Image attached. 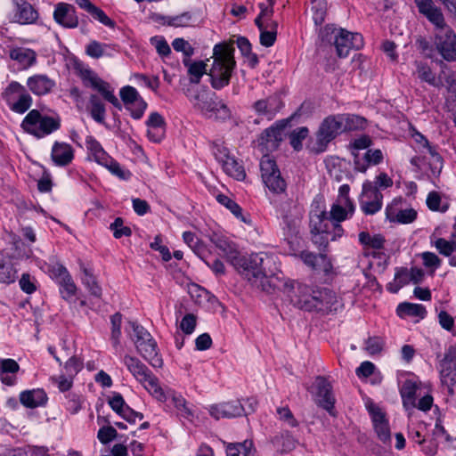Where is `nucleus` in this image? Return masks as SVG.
<instances>
[{
	"mask_svg": "<svg viewBox=\"0 0 456 456\" xmlns=\"http://www.w3.org/2000/svg\"><path fill=\"white\" fill-rule=\"evenodd\" d=\"M234 41L224 42L213 49V64L209 70L213 88L219 90L230 83L232 73L236 66L234 60Z\"/></svg>",
	"mask_w": 456,
	"mask_h": 456,
	"instance_id": "obj_1",
	"label": "nucleus"
},
{
	"mask_svg": "<svg viewBox=\"0 0 456 456\" xmlns=\"http://www.w3.org/2000/svg\"><path fill=\"white\" fill-rule=\"evenodd\" d=\"M321 45L334 46L339 58H346L352 49H359L363 45L361 34L352 33L344 28H337L327 25L320 30Z\"/></svg>",
	"mask_w": 456,
	"mask_h": 456,
	"instance_id": "obj_2",
	"label": "nucleus"
},
{
	"mask_svg": "<svg viewBox=\"0 0 456 456\" xmlns=\"http://www.w3.org/2000/svg\"><path fill=\"white\" fill-rule=\"evenodd\" d=\"M123 362L133 377L158 401L165 402L168 395L163 391L159 379L138 358L126 354Z\"/></svg>",
	"mask_w": 456,
	"mask_h": 456,
	"instance_id": "obj_3",
	"label": "nucleus"
},
{
	"mask_svg": "<svg viewBox=\"0 0 456 456\" xmlns=\"http://www.w3.org/2000/svg\"><path fill=\"white\" fill-rule=\"evenodd\" d=\"M128 324L134 332L130 334V338L134 343L137 353L153 368H161L163 360L159 354L157 342L151 333L135 322H129Z\"/></svg>",
	"mask_w": 456,
	"mask_h": 456,
	"instance_id": "obj_4",
	"label": "nucleus"
},
{
	"mask_svg": "<svg viewBox=\"0 0 456 456\" xmlns=\"http://www.w3.org/2000/svg\"><path fill=\"white\" fill-rule=\"evenodd\" d=\"M20 127L24 132L41 139L61 127V119L58 117L43 115L38 110H31L23 118Z\"/></svg>",
	"mask_w": 456,
	"mask_h": 456,
	"instance_id": "obj_5",
	"label": "nucleus"
},
{
	"mask_svg": "<svg viewBox=\"0 0 456 456\" xmlns=\"http://www.w3.org/2000/svg\"><path fill=\"white\" fill-rule=\"evenodd\" d=\"M190 100L193 107L208 118L226 120L231 117V110L226 104L214 100L205 90L197 92Z\"/></svg>",
	"mask_w": 456,
	"mask_h": 456,
	"instance_id": "obj_6",
	"label": "nucleus"
},
{
	"mask_svg": "<svg viewBox=\"0 0 456 456\" xmlns=\"http://www.w3.org/2000/svg\"><path fill=\"white\" fill-rule=\"evenodd\" d=\"M342 118L338 115H331L324 118L316 134V141L310 146L314 153L323 152L328 144L343 131Z\"/></svg>",
	"mask_w": 456,
	"mask_h": 456,
	"instance_id": "obj_7",
	"label": "nucleus"
},
{
	"mask_svg": "<svg viewBox=\"0 0 456 456\" xmlns=\"http://www.w3.org/2000/svg\"><path fill=\"white\" fill-rule=\"evenodd\" d=\"M75 69L86 86L97 90L102 97L118 109H121L118 99L109 90V84L101 79L96 73L84 66L81 62L75 63Z\"/></svg>",
	"mask_w": 456,
	"mask_h": 456,
	"instance_id": "obj_8",
	"label": "nucleus"
},
{
	"mask_svg": "<svg viewBox=\"0 0 456 456\" xmlns=\"http://www.w3.org/2000/svg\"><path fill=\"white\" fill-rule=\"evenodd\" d=\"M316 288L299 282L286 284L285 292L291 304L305 311H313V301L315 297Z\"/></svg>",
	"mask_w": 456,
	"mask_h": 456,
	"instance_id": "obj_9",
	"label": "nucleus"
},
{
	"mask_svg": "<svg viewBox=\"0 0 456 456\" xmlns=\"http://www.w3.org/2000/svg\"><path fill=\"white\" fill-rule=\"evenodd\" d=\"M4 95L10 109L16 113H25L32 105V97L18 82H12Z\"/></svg>",
	"mask_w": 456,
	"mask_h": 456,
	"instance_id": "obj_10",
	"label": "nucleus"
},
{
	"mask_svg": "<svg viewBox=\"0 0 456 456\" xmlns=\"http://www.w3.org/2000/svg\"><path fill=\"white\" fill-rule=\"evenodd\" d=\"M383 195L373 185L370 181H365L362 184V193L360 195V208L365 215H374L382 208Z\"/></svg>",
	"mask_w": 456,
	"mask_h": 456,
	"instance_id": "obj_11",
	"label": "nucleus"
},
{
	"mask_svg": "<svg viewBox=\"0 0 456 456\" xmlns=\"http://www.w3.org/2000/svg\"><path fill=\"white\" fill-rule=\"evenodd\" d=\"M263 264L264 258L261 254H252L248 256L240 255L232 265L250 280L251 278L259 279L265 276Z\"/></svg>",
	"mask_w": 456,
	"mask_h": 456,
	"instance_id": "obj_12",
	"label": "nucleus"
},
{
	"mask_svg": "<svg viewBox=\"0 0 456 456\" xmlns=\"http://www.w3.org/2000/svg\"><path fill=\"white\" fill-rule=\"evenodd\" d=\"M435 46L444 61H456V34L450 27L436 32Z\"/></svg>",
	"mask_w": 456,
	"mask_h": 456,
	"instance_id": "obj_13",
	"label": "nucleus"
},
{
	"mask_svg": "<svg viewBox=\"0 0 456 456\" xmlns=\"http://www.w3.org/2000/svg\"><path fill=\"white\" fill-rule=\"evenodd\" d=\"M214 155L217 161L222 164L224 171L231 177L238 181H243L246 177L244 167L237 159L231 157L228 150L220 145H215Z\"/></svg>",
	"mask_w": 456,
	"mask_h": 456,
	"instance_id": "obj_14",
	"label": "nucleus"
},
{
	"mask_svg": "<svg viewBox=\"0 0 456 456\" xmlns=\"http://www.w3.org/2000/svg\"><path fill=\"white\" fill-rule=\"evenodd\" d=\"M313 311L329 314L342 306L336 293L327 288H317L313 301Z\"/></svg>",
	"mask_w": 456,
	"mask_h": 456,
	"instance_id": "obj_15",
	"label": "nucleus"
},
{
	"mask_svg": "<svg viewBox=\"0 0 456 456\" xmlns=\"http://www.w3.org/2000/svg\"><path fill=\"white\" fill-rule=\"evenodd\" d=\"M315 386L317 388L316 403L326 410L330 415L335 416L334 404L336 400L332 394L330 383L325 378L319 376L316 378Z\"/></svg>",
	"mask_w": 456,
	"mask_h": 456,
	"instance_id": "obj_16",
	"label": "nucleus"
},
{
	"mask_svg": "<svg viewBox=\"0 0 456 456\" xmlns=\"http://www.w3.org/2000/svg\"><path fill=\"white\" fill-rule=\"evenodd\" d=\"M208 412L216 419H220L222 418L231 419L242 416L244 407L240 401L232 400L210 405Z\"/></svg>",
	"mask_w": 456,
	"mask_h": 456,
	"instance_id": "obj_17",
	"label": "nucleus"
},
{
	"mask_svg": "<svg viewBox=\"0 0 456 456\" xmlns=\"http://www.w3.org/2000/svg\"><path fill=\"white\" fill-rule=\"evenodd\" d=\"M282 107L283 102L281 97L277 94H273L265 99L258 100L253 104V109L256 114L265 118L267 120L273 119Z\"/></svg>",
	"mask_w": 456,
	"mask_h": 456,
	"instance_id": "obj_18",
	"label": "nucleus"
},
{
	"mask_svg": "<svg viewBox=\"0 0 456 456\" xmlns=\"http://www.w3.org/2000/svg\"><path fill=\"white\" fill-rule=\"evenodd\" d=\"M54 20L67 28H74L78 26V18L76 9L72 4L66 3H58L53 12Z\"/></svg>",
	"mask_w": 456,
	"mask_h": 456,
	"instance_id": "obj_19",
	"label": "nucleus"
},
{
	"mask_svg": "<svg viewBox=\"0 0 456 456\" xmlns=\"http://www.w3.org/2000/svg\"><path fill=\"white\" fill-rule=\"evenodd\" d=\"M368 410L371 416L374 429L379 438L384 443L389 442L391 438V433L384 413L379 407L374 404L369 405Z\"/></svg>",
	"mask_w": 456,
	"mask_h": 456,
	"instance_id": "obj_20",
	"label": "nucleus"
},
{
	"mask_svg": "<svg viewBox=\"0 0 456 456\" xmlns=\"http://www.w3.org/2000/svg\"><path fill=\"white\" fill-rule=\"evenodd\" d=\"M120 98L126 108L131 104H137L138 109L134 111V119H140L147 108V102L140 96L137 90L130 86H126L120 89Z\"/></svg>",
	"mask_w": 456,
	"mask_h": 456,
	"instance_id": "obj_21",
	"label": "nucleus"
},
{
	"mask_svg": "<svg viewBox=\"0 0 456 456\" xmlns=\"http://www.w3.org/2000/svg\"><path fill=\"white\" fill-rule=\"evenodd\" d=\"M15 6L14 20L20 24H32L38 19V12L26 0H12Z\"/></svg>",
	"mask_w": 456,
	"mask_h": 456,
	"instance_id": "obj_22",
	"label": "nucleus"
},
{
	"mask_svg": "<svg viewBox=\"0 0 456 456\" xmlns=\"http://www.w3.org/2000/svg\"><path fill=\"white\" fill-rule=\"evenodd\" d=\"M285 124L281 126H275L265 129L258 139L259 146L266 151H273L277 149L280 142L282 140V132Z\"/></svg>",
	"mask_w": 456,
	"mask_h": 456,
	"instance_id": "obj_23",
	"label": "nucleus"
},
{
	"mask_svg": "<svg viewBox=\"0 0 456 456\" xmlns=\"http://www.w3.org/2000/svg\"><path fill=\"white\" fill-rule=\"evenodd\" d=\"M28 89L36 95L49 94L55 86V82L46 75L38 74L29 77L27 80Z\"/></svg>",
	"mask_w": 456,
	"mask_h": 456,
	"instance_id": "obj_24",
	"label": "nucleus"
},
{
	"mask_svg": "<svg viewBox=\"0 0 456 456\" xmlns=\"http://www.w3.org/2000/svg\"><path fill=\"white\" fill-rule=\"evenodd\" d=\"M353 154L354 156V169L361 173H365L370 165L376 166L383 161V153L379 149L368 150L364 153L362 159L359 158L358 154Z\"/></svg>",
	"mask_w": 456,
	"mask_h": 456,
	"instance_id": "obj_25",
	"label": "nucleus"
},
{
	"mask_svg": "<svg viewBox=\"0 0 456 456\" xmlns=\"http://www.w3.org/2000/svg\"><path fill=\"white\" fill-rule=\"evenodd\" d=\"M211 241L223 252L224 256L232 265L240 255L236 245L225 237L214 235Z\"/></svg>",
	"mask_w": 456,
	"mask_h": 456,
	"instance_id": "obj_26",
	"label": "nucleus"
},
{
	"mask_svg": "<svg viewBox=\"0 0 456 456\" xmlns=\"http://www.w3.org/2000/svg\"><path fill=\"white\" fill-rule=\"evenodd\" d=\"M74 157L72 147L65 142H56L52 149V159L57 166L69 165Z\"/></svg>",
	"mask_w": 456,
	"mask_h": 456,
	"instance_id": "obj_27",
	"label": "nucleus"
},
{
	"mask_svg": "<svg viewBox=\"0 0 456 456\" xmlns=\"http://www.w3.org/2000/svg\"><path fill=\"white\" fill-rule=\"evenodd\" d=\"M19 370L20 366L13 359L0 360L1 381L7 386L14 385L16 382V373Z\"/></svg>",
	"mask_w": 456,
	"mask_h": 456,
	"instance_id": "obj_28",
	"label": "nucleus"
},
{
	"mask_svg": "<svg viewBox=\"0 0 456 456\" xmlns=\"http://www.w3.org/2000/svg\"><path fill=\"white\" fill-rule=\"evenodd\" d=\"M20 400L28 408H37L46 403L47 396L44 390L33 389L22 392Z\"/></svg>",
	"mask_w": 456,
	"mask_h": 456,
	"instance_id": "obj_29",
	"label": "nucleus"
},
{
	"mask_svg": "<svg viewBox=\"0 0 456 456\" xmlns=\"http://www.w3.org/2000/svg\"><path fill=\"white\" fill-rule=\"evenodd\" d=\"M256 26L260 31V44L265 47L272 46L276 41L278 22L268 21L265 24H256Z\"/></svg>",
	"mask_w": 456,
	"mask_h": 456,
	"instance_id": "obj_30",
	"label": "nucleus"
},
{
	"mask_svg": "<svg viewBox=\"0 0 456 456\" xmlns=\"http://www.w3.org/2000/svg\"><path fill=\"white\" fill-rule=\"evenodd\" d=\"M309 226L310 232H330L328 213L324 210L312 212Z\"/></svg>",
	"mask_w": 456,
	"mask_h": 456,
	"instance_id": "obj_31",
	"label": "nucleus"
},
{
	"mask_svg": "<svg viewBox=\"0 0 456 456\" xmlns=\"http://www.w3.org/2000/svg\"><path fill=\"white\" fill-rule=\"evenodd\" d=\"M417 390L418 385L415 381L407 379L403 384L400 393L403 399V407L406 410H410L415 407Z\"/></svg>",
	"mask_w": 456,
	"mask_h": 456,
	"instance_id": "obj_32",
	"label": "nucleus"
},
{
	"mask_svg": "<svg viewBox=\"0 0 456 456\" xmlns=\"http://www.w3.org/2000/svg\"><path fill=\"white\" fill-rule=\"evenodd\" d=\"M80 270L83 273V276L81 277L82 283L89 290L92 296L100 298L102 297V291L95 276L93 274L90 269L85 266L83 263H80Z\"/></svg>",
	"mask_w": 456,
	"mask_h": 456,
	"instance_id": "obj_33",
	"label": "nucleus"
},
{
	"mask_svg": "<svg viewBox=\"0 0 456 456\" xmlns=\"http://www.w3.org/2000/svg\"><path fill=\"white\" fill-rule=\"evenodd\" d=\"M436 62L440 67V86H446L448 91L456 96V74L450 70L443 60H437Z\"/></svg>",
	"mask_w": 456,
	"mask_h": 456,
	"instance_id": "obj_34",
	"label": "nucleus"
},
{
	"mask_svg": "<svg viewBox=\"0 0 456 456\" xmlns=\"http://www.w3.org/2000/svg\"><path fill=\"white\" fill-rule=\"evenodd\" d=\"M183 62L188 69L190 82L199 84L201 77L207 74V64L203 61H192L190 58H185Z\"/></svg>",
	"mask_w": 456,
	"mask_h": 456,
	"instance_id": "obj_35",
	"label": "nucleus"
},
{
	"mask_svg": "<svg viewBox=\"0 0 456 456\" xmlns=\"http://www.w3.org/2000/svg\"><path fill=\"white\" fill-rule=\"evenodd\" d=\"M227 456H258L252 441L229 444L226 447Z\"/></svg>",
	"mask_w": 456,
	"mask_h": 456,
	"instance_id": "obj_36",
	"label": "nucleus"
},
{
	"mask_svg": "<svg viewBox=\"0 0 456 456\" xmlns=\"http://www.w3.org/2000/svg\"><path fill=\"white\" fill-rule=\"evenodd\" d=\"M303 216H292L288 217H281L283 222V234L285 240L289 243L291 240L296 239L299 233V227Z\"/></svg>",
	"mask_w": 456,
	"mask_h": 456,
	"instance_id": "obj_37",
	"label": "nucleus"
},
{
	"mask_svg": "<svg viewBox=\"0 0 456 456\" xmlns=\"http://www.w3.org/2000/svg\"><path fill=\"white\" fill-rule=\"evenodd\" d=\"M88 110L92 118L99 124H105V105L96 94L89 98Z\"/></svg>",
	"mask_w": 456,
	"mask_h": 456,
	"instance_id": "obj_38",
	"label": "nucleus"
},
{
	"mask_svg": "<svg viewBox=\"0 0 456 456\" xmlns=\"http://www.w3.org/2000/svg\"><path fill=\"white\" fill-rule=\"evenodd\" d=\"M170 396L173 404L177 411L178 416L192 422L195 414L189 407L187 401L181 395H176L175 393H172Z\"/></svg>",
	"mask_w": 456,
	"mask_h": 456,
	"instance_id": "obj_39",
	"label": "nucleus"
},
{
	"mask_svg": "<svg viewBox=\"0 0 456 456\" xmlns=\"http://www.w3.org/2000/svg\"><path fill=\"white\" fill-rule=\"evenodd\" d=\"M10 57L19 61L23 67H30L36 62V53L28 48H15L11 50Z\"/></svg>",
	"mask_w": 456,
	"mask_h": 456,
	"instance_id": "obj_40",
	"label": "nucleus"
},
{
	"mask_svg": "<svg viewBox=\"0 0 456 456\" xmlns=\"http://www.w3.org/2000/svg\"><path fill=\"white\" fill-rule=\"evenodd\" d=\"M272 444L277 452L283 453L295 448L296 440L289 433L284 432L275 436L272 440Z\"/></svg>",
	"mask_w": 456,
	"mask_h": 456,
	"instance_id": "obj_41",
	"label": "nucleus"
},
{
	"mask_svg": "<svg viewBox=\"0 0 456 456\" xmlns=\"http://www.w3.org/2000/svg\"><path fill=\"white\" fill-rule=\"evenodd\" d=\"M278 209L281 217L303 216L304 214L303 206L299 204L297 199L293 198L281 202Z\"/></svg>",
	"mask_w": 456,
	"mask_h": 456,
	"instance_id": "obj_42",
	"label": "nucleus"
},
{
	"mask_svg": "<svg viewBox=\"0 0 456 456\" xmlns=\"http://www.w3.org/2000/svg\"><path fill=\"white\" fill-rule=\"evenodd\" d=\"M86 145L98 164L101 165L102 163H106V160L109 159V155L94 137L91 135L87 136L86 139Z\"/></svg>",
	"mask_w": 456,
	"mask_h": 456,
	"instance_id": "obj_43",
	"label": "nucleus"
},
{
	"mask_svg": "<svg viewBox=\"0 0 456 456\" xmlns=\"http://www.w3.org/2000/svg\"><path fill=\"white\" fill-rule=\"evenodd\" d=\"M396 311L398 315L401 317L407 315L424 318L427 314V311L422 305L407 302L399 304Z\"/></svg>",
	"mask_w": 456,
	"mask_h": 456,
	"instance_id": "obj_44",
	"label": "nucleus"
},
{
	"mask_svg": "<svg viewBox=\"0 0 456 456\" xmlns=\"http://www.w3.org/2000/svg\"><path fill=\"white\" fill-rule=\"evenodd\" d=\"M341 119V123L343 126V131H352L363 129L366 126L367 120L358 115L354 114H339Z\"/></svg>",
	"mask_w": 456,
	"mask_h": 456,
	"instance_id": "obj_45",
	"label": "nucleus"
},
{
	"mask_svg": "<svg viewBox=\"0 0 456 456\" xmlns=\"http://www.w3.org/2000/svg\"><path fill=\"white\" fill-rule=\"evenodd\" d=\"M416 66L417 75L420 80L427 82L430 86L440 87V75L438 76V78H436V74L432 71L431 68L422 62H417Z\"/></svg>",
	"mask_w": 456,
	"mask_h": 456,
	"instance_id": "obj_46",
	"label": "nucleus"
},
{
	"mask_svg": "<svg viewBox=\"0 0 456 456\" xmlns=\"http://www.w3.org/2000/svg\"><path fill=\"white\" fill-rule=\"evenodd\" d=\"M262 180L270 191L275 194L284 192L287 188V183L282 177L281 171Z\"/></svg>",
	"mask_w": 456,
	"mask_h": 456,
	"instance_id": "obj_47",
	"label": "nucleus"
},
{
	"mask_svg": "<svg viewBox=\"0 0 456 456\" xmlns=\"http://www.w3.org/2000/svg\"><path fill=\"white\" fill-rule=\"evenodd\" d=\"M409 281H411V279L408 269L399 268L395 272L394 281L387 284V289L392 293H396Z\"/></svg>",
	"mask_w": 456,
	"mask_h": 456,
	"instance_id": "obj_48",
	"label": "nucleus"
},
{
	"mask_svg": "<svg viewBox=\"0 0 456 456\" xmlns=\"http://www.w3.org/2000/svg\"><path fill=\"white\" fill-rule=\"evenodd\" d=\"M274 3L275 0H265V2L258 4L260 13L255 19V24H265L268 21H274L272 19L273 15Z\"/></svg>",
	"mask_w": 456,
	"mask_h": 456,
	"instance_id": "obj_49",
	"label": "nucleus"
},
{
	"mask_svg": "<svg viewBox=\"0 0 456 456\" xmlns=\"http://www.w3.org/2000/svg\"><path fill=\"white\" fill-rule=\"evenodd\" d=\"M121 322H122V315L119 313H117L110 317V322H111L110 339H111L113 347L117 351L121 349V346H120Z\"/></svg>",
	"mask_w": 456,
	"mask_h": 456,
	"instance_id": "obj_50",
	"label": "nucleus"
},
{
	"mask_svg": "<svg viewBox=\"0 0 456 456\" xmlns=\"http://www.w3.org/2000/svg\"><path fill=\"white\" fill-rule=\"evenodd\" d=\"M217 201L227 208L237 218L243 223L248 224L250 221L242 214V208L232 200L224 194L216 197Z\"/></svg>",
	"mask_w": 456,
	"mask_h": 456,
	"instance_id": "obj_51",
	"label": "nucleus"
},
{
	"mask_svg": "<svg viewBox=\"0 0 456 456\" xmlns=\"http://www.w3.org/2000/svg\"><path fill=\"white\" fill-rule=\"evenodd\" d=\"M183 238L184 242L191 248V250L203 259L206 252V247L203 242L191 232H184Z\"/></svg>",
	"mask_w": 456,
	"mask_h": 456,
	"instance_id": "obj_52",
	"label": "nucleus"
},
{
	"mask_svg": "<svg viewBox=\"0 0 456 456\" xmlns=\"http://www.w3.org/2000/svg\"><path fill=\"white\" fill-rule=\"evenodd\" d=\"M191 13L189 12H185L175 16H164L162 17V20L163 24L165 25L175 28H181L189 26L191 21Z\"/></svg>",
	"mask_w": 456,
	"mask_h": 456,
	"instance_id": "obj_53",
	"label": "nucleus"
},
{
	"mask_svg": "<svg viewBox=\"0 0 456 456\" xmlns=\"http://www.w3.org/2000/svg\"><path fill=\"white\" fill-rule=\"evenodd\" d=\"M261 177L265 179L280 172L276 162L269 156L265 155L260 161Z\"/></svg>",
	"mask_w": 456,
	"mask_h": 456,
	"instance_id": "obj_54",
	"label": "nucleus"
},
{
	"mask_svg": "<svg viewBox=\"0 0 456 456\" xmlns=\"http://www.w3.org/2000/svg\"><path fill=\"white\" fill-rule=\"evenodd\" d=\"M61 289L60 292L61 294L62 298L68 300L73 296H75L77 292V286L72 280L71 275H66V277L63 280L58 281Z\"/></svg>",
	"mask_w": 456,
	"mask_h": 456,
	"instance_id": "obj_55",
	"label": "nucleus"
},
{
	"mask_svg": "<svg viewBox=\"0 0 456 456\" xmlns=\"http://www.w3.org/2000/svg\"><path fill=\"white\" fill-rule=\"evenodd\" d=\"M101 165L108 168V170L111 172V174L117 175L120 179L127 180L131 176V173L127 170L123 169L121 166L110 156H109V159L106 160V163H102Z\"/></svg>",
	"mask_w": 456,
	"mask_h": 456,
	"instance_id": "obj_56",
	"label": "nucleus"
},
{
	"mask_svg": "<svg viewBox=\"0 0 456 456\" xmlns=\"http://www.w3.org/2000/svg\"><path fill=\"white\" fill-rule=\"evenodd\" d=\"M456 366V346H450L444 354V357L441 362V370H445V373L452 372V369Z\"/></svg>",
	"mask_w": 456,
	"mask_h": 456,
	"instance_id": "obj_57",
	"label": "nucleus"
},
{
	"mask_svg": "<svg viewBox=\"0 0 456 456\" xmlns=\"http://www.w3.org/2000/svg\"><path fill=\"white\" fill-rule=\"evenodd\" d=\"M300 258L306 265L313 269H316L320 262L326 261L327 256L322 252L316 255L309 251H302L300 254Z\"/></svg>",
	"mask_w": 456,
	"mask_h": 456,
	"instance_id": "obj_58",
	"label": "nucleus"
},
{
	"mask_svg": "<svg viewBox=\"0 0 456 456\" xmlns=\"http://www.w3.org/2000/svg\"><path fill=\"white\" fill-rule=\"evenodd\" d=\"M425 17L436 27L437 31L449 28L444 20V14L440 8L436 7L430 12L425 15Z\"/></svg>",
	"mask_w": 456,
	"mask_h": 456,
	"instance_id": "obj_59",
	"label": "nucleus"
},
{
	"mask_svg": "<svg viewBox=\"0 0 456 456\" xmlns=\"http://www.w3.org/2000/svg\"><path fill=\"white\" fill-rule=\"evenodd\" d=\"M83 360L73 355L65 362L64 369L68 376L74 378L83 369Z\"/></svg>",
	"mask_w": 456,
	"mask_h": 456,
	"instance_id": "obj_60",
	"label": "nucleus"
},
{
	"mask_svg": "<svg viewBox=\"0 0 456 456\" xmlns=\"http://www.w3.org/2000/svg\"><path fill=\"white\" fill-rule=\"evenodd\" d=\"M308 132L307 127L302 126L295 129L290 134V144L296 151H299L302 148V141L307 137Z\"/></svg>",
	"mask_w": 456,
	"mask_h": 456,
	"instance_id": "obj_61",
	"label": "nucleus"
},
{
	"mask_svg": "<svg viewBox=\"0 0 456 456\" xmlns=\"http://www.w3.org/2000/svg\"><path fill=\"white\" fill-rule=\"evenodd\" d=\"M330 222L341 223L348 217V212L341 204H333L328 215Z\"/></svg>",
	"mask_w": 456,
	"mask_h": 456,
	"instance_id": "obj_62",
	"label": "nucleus"
},
{
	"mask_svg": "<svg viewBox=\"0 0 456 456\" xmlns=\"http://www.w3.org/2000/svg\"><path fill=\"white\" fill-rule=\"evenodd\" d=\"M441 382L446 387L448 394L453 395L456 394V373L441 370Z\"/></svg>",
	"mask_w": 456,
	"mask_h": 456,
	"instance_id": "obj_63",
	"label": "nucleus"
},
{
	"mask_svg": "<svg viewBox=\"0 0 456 456\" xmlns=\"http://www.w3.org/2000/svg\"><path fill=\"white\" fill-rule=\"evenodd\" d=\"M435 246L440 254L449 256L452 252L456 251V240H446L445 239H437Z\"/></svg>",
	"mask_w": 456,
	"mask_h": 456,
	"instance_id": "obj_64",
	"label": "nucleus"
}]
</instances>
